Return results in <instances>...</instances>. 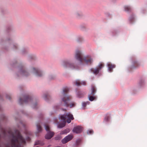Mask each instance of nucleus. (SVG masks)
Segmentation results:
<instances>
[{
  "mask_svg": "<svg viewBox=\"0 0 147 147\" xmlns=\"http://www.w3.org/2000/svg\"><path fill=\"white\" fill-rule=\"evenodd\" d=\"M80 141L79 140H77L76 141V145H78L80 143Z\"/></svg>",
  "mask_w": 147,
  "mask_h": 147,
  "instance_id": "obj_29",
  "label": "nucleus"
},
{
  "mask_svg": "<svg viewBox=\"0 0 147 147\" xmlns=\"http://www.w3.org/2000/svg\"><path fill=\"white\" fill-rule=\"evenodd\" d=\"M134 17H133L132 16L129 19L130 21L131 22H132V21L134 20Z\"/></svg>",
  "mask_w": 147,
  "mask_h": 147,
  "instance_id": "obj_28",
  "label": "nucleus"
},
{
  "mask_svg": "<svg viewBox=\"0 0 147 147\" xmlns=\"http://www.w3.org/2000/svg\"><path fill=\"white\" fill-rule=\"evenodd\" d=\"M1 134H0V137H1Z\"/></svg>",
  "mask_w": 147,
  "mask_h": 147,
  "instance_id": "obj_36",
  "label": "nucleus"
},
{
  "mask_svg": "<svg viewBox=\"0 0 147 147\" xmlns=\"http://www.w3.org/2000/svg\"><path fill=\"white\" fill-rule=\"evenodd\" d=\"M15 46V47L16 48L17 47L16 46Z\"/></svg>",
  "mask_w": 147,
  "mask_h": 147,
  "instance_id": "obj_37",
  "label": "nucleus"
},
{
  "mask_svg": "<svg viewBox=\"0 0 147 147\" xmlns=\"http://www.w3.org/2000/svg\"><path fill=\"white\" fill-rule=\"evenodd\" d=\"M104 65L102 63H100L95 68H92L90 69L91 72L93 73L94 74L96 75L98 74L102 69L104 67Z\"/></svg>",
  "mask_w": 147,
  "mask_h": 147,
  "instance_id": "obj_7",
  "label": "nucleus"
},
{
  "mask_svg": "<svg viewBox=\"0 0 147 147\" xmlns=\"http://www.w3.org/2000/svg\"><path fill=\"white\" fill-rule=\"evenodd\" d=\"M36 126L37 129L39 132L40 131L42 130V128L39 124H38Z\"/></svg>",
  "mask_w": 147,
  "mask_h": 147,
  "instance_id": "obj_19",
  "label": "nucleus"
},
{
  "mask_svg": "<svg viewBox=\"0 0 147 147\" xmlns=\"http://www.w3.org/2000/svg\"><path fill=\"white\" fill-rule=\"evenodd\" d=\"M47 139H50V138H47Z\"/></svg>",
  "mask_w": 147,
  "mask_h": 147,
  "instance_id": "obj_38",
  "label": "nucleus"
},
{
  "mask_svg": "<svg viewBox=\"0 0 147 147\" xmlns=\"http://www.w3.org/2000/svg\"><path fill=\"white\" fill-rule=\"evenodd\" d=\"M60 119L63 121V122L62 123L59 124L58 127L59 128H62L65 126L66 120L67 123H69L71 122V120H73L74 119V118L72 114L69 113H67L66 114L61 116Z\"/></svg>",
  "mask_w": 147,
  "mask_h": 147,
  "instance_id": "obj_4",
  "label": "nucleus"
},
{
  "mask_svg": "<svg viewBox=\"0 0 147 147\" xmlns=\"http://www.w3.org/2000/svg\"><path fill=\"white\" fill-rule=\"evenodd\" d=\"M75 57L80 63L91 64L93 62V59L90 56H84L81 52L79 50L76 51Z\"/></svg>",
  "mask_w": 147,
  "mask_h": 147,
  "instance_id": "obj_1",
  "label": "nucleus"
},
{
  "mask_svg": "<svg viewBox=\"0 0 147 147\" xmlns=\"http://www.w3.org/2000/svg\"><path fill=\"white\" fill-rule=\"evenodd\" d=\"M24 100L20 98L19 100V102L20 105H22L24 103H27L31 100V98L29 95H26L23 97Z\"/></svg>",
  "mask_w": 147,
  "mask_h": 147,
  "instance_id": "obj_10",
  "label": "nucleus"
},
{
  "mask_svg": "<svg viewBox=\"0 0 147 147\" xmlns=\"http://www.w3.org/2000/svg\"><path fill=\"white\" fill-rule=\"evenodd\" d=\"M68 91L69 89L68 88L65 87L63 88L62 94L64 97L62 98V100L64 102L66 107H70V108H71L75 107V104L74 102L69 104L68 103V102L70 100L71 97L69 96L66 97V94L68 93Z\"/></svg>",
  "mask_w": 147,
  "mask_h": 147,
  "instance_id": "obj_2",
  "label": "nucleus"
},
{
  "mask_svg": "<svg viewBox=\"0 0 147 147\" xmlns=\"http://www.w3.org/2000/svg\"><path fill=\"white\" fill-rule=\"evenodd\" d=\"M6 97L7 98L10 99L11 98V97L10 95H7L6 96Z\"/></svg>",
  "mask_w": 147,
  "mask_h": 147,
  "instance_id": "obj_33",
  "label": "nucleus"
},
{
  "mask_svg": "<svg viewBox=\"0 0 147 147\" xmlns=\"http://www.w3.org/2000/svg\"><path fill=\"white\" fill-rule=\"evenodd\" d=\"M125 11L127 12H130L131 11V9L130 7L128 6H125Z\"/></svg>",
  "mask_w": 147,
  "mask_h": 147,
  "instance_id": "obj_17",
  "label": "nucleus"
},
{
  "mask_svg": "<svg viewBox=\"0 0 147 147\" xmlns=\"http://www.w3.org/2000/svg\"><path fill=\"white\" fill-rule=\"evenodd\" d=\"M54 78V77H51V76H50L49 77V79L50 80L53 79Z\"/></svg>",
  "mask_w": 147,
  "mask_h": 147,
  "instance_id": "obj_34",
  "label": "nucleus"
},
{
  "mask_svg": "<svg viewBox=\"0 0 147 147\" xmlns=\"http://www.w3.org/2000/svg\"><path fill=\"white\" fill-rule=\"evenodd\" d=\"M73 136L72 135H69L68 136L65 137V138H73Z\"/></svg>",
  "mask_w": 147,
  "mask_h": 147,
  "instance_id": "obj_27",
  "label": "nucleus"
},
{
  "mask_svg": "<svg viewBox=\"0 0 147 147\" xmlns=\"http://www.w3.org/2000/svg\"><path fill=\"white\" fill-rule=\"evenodd\" d=\"M66 133V130H64V131H61V134H65V133Z\"/></svg>",
  "mask_w": 147,
  "mask_h": 147,
  "instance_id": "obj_31",
  "label": "nucleus"
},
{
  "mask_svg": "<svg viewBox=\"0 0 147 147\" xmlns=\"http://www.w3.org/2000/svg\"><path fill=\"white\" fill-rule=\"evenodd\" d=\"M76 16L77 17H79L80 16H81L82 15V14L80 13L77 12L76 13Z\"/></svg>",
  "mask_w": 147,
  "mask_h": 147,
  "instance_id": "obj_26",
  "label": "nucleus"
},
{
  "mask_svg": "<svg viewBox=\"0 0 147 147\" xmlns=\"http://www.w3.org/2000/svg\"><path fill=\"white\" fill-rule=\"evenodd\" d=\"M62 65L65 68L69 67L71 69H78V66L73 63H71L68 60H65L63 61Z\"/></svg>",
  "mask_w": 147,
  "mask_h": 147,
  "instance_id": "obj_6",
  "label": "nucleus"
},
{
  "mask_svg": "<svg viewBox=\"0 0 147 147\" xmlns=\"http://www.w3.org/2000/svg\"><path fill=\"white\" fill-rule=\"evenodd\" d=\"M44 144V143L43 142H41V141H37L35 142L34 145H43Z\"/></svg>",
  "mask_w": 147,
  "mask_h": 147,
  "instance_id": "obj_18",
  "label": "nucleus"
},
{
  "mask_svg": "<svg viewBox=\"0 0 147 147\" xmlns=\"http://www.w3.org/2000/svg\"><path fill=\"white\" fill-rule=\"evenodd\" d=\"M20 73L22 76H27L28 75V73L24 67H20Z\"/></svg>",
  "mask_w": 147,
  "mask_h": 147,
  "instance_id": "obj_12",
  "label": "nucleus"
},
{
  "mask_svg": "<svg viewBox=\"0 0 147 147\" xmlns=\"http://www.w3.org/2000/svg\"><path fill=\"white\" fill-rule=\"evenodd\" d=\"M89 102H84L82 103V106L83 107H85L87 104H88Z\"/></svg>",
  "mask_w": 147,
  "mask_h": 147,
  "instance_id": "obj_24",
  "label": "nucleus"
},
{
  "mask_svg": "<svg viewBox=\"0 0 147 147\" xmlns=\"http://www.w3.org/2000/svg\"><path fill=\"white\" fill-rule=\"evenodd\" d=\"M107 65L108 67V69L110 72H111L113 71V68L115 67V65L114 64H112L111 63H108Z\"/></svg>",
  "mask_w": 147,
  "mask_h": 147,
  "instance_id": "obj_14",
  "label": "nucleus"
},
{
  "mask_svg": "<svg viewBox=\"0 0 147 147\" xmlns=\"http://www.w3.org/2000/svg\"><path fill=\"white\" fill-rule=\"evenodd\" d=\"M45 129L47 131V133L45 136V138H52L54 134V132L50 131V128L48 125L45 124Z\"/></svg>",
  "mask_w": 147,
  "mask_h": 147,
  "instance_id": "obj_9",
  "label": "nucleus"
},
{
  "mask_svg": "<svg viewBox=\"0 0 147 147\" xmlns=\"http://www.w3.org/2000/svg\"><path fill=\"white\" fill-rule=\"evenodd\" d=\"M72 138H63L62 140V142L63 144H65L71 140Z\"/></svg>",
  "mask_w": 147,
  "mask_h": 147,
  "instance_id": "obj_16",
  "label": "nucleus"
},
{
  "mask_svg": "<svg viewBox=\"0 0 147 147\" xmlns=\"http://www.w3.org/2000/svg\"><path fill=\"white\" fill-rule=\"evenodd\" d=\"M109 118L108 117H106L105 118V119L106 120V121H108L109 119Z\"/></svg>",
  "mask_w": 147,
  "mask_h": 147,
  "instance_id": "obj_32",
  "label": "nucleus"
},
{
  "mask_svg": "<svg viewBox=\"0 0 147 147\" xmlns=\"http://www.w3.org/2000/svg\"><path fill=\"white\" fill-rule=\"evenodd\" d=\"M32 69L34 72L36 73L37 76L40 77L42 76V73H41L40 71L38 69L34 68H33Z\"/></svg>",
  "mask_w": 147,
  "mask_h": 147,
  "instance_id": "obj_13",
  "label": "nucleus"
},
{
  "mask_svg": "<svg viewBox=\"0 0 147 147\" xmlns=\"http://www.w3.org/2000/svg\"><path fill=\"white\" fill-rule=\"evenodd\" d=\"M91 90V93L90 95H88V97L90 100L92 101L96 98V96H94L96 91V89L94 86H92Z\"/></svg>",
  "mask_w": 147,
  "mask_h": 147,
  "instance_id": "obj_8",
  "label": "nucleus"
},
{
  "mask_svg": "<svg viewBox=\"0 0 147 147\" xmlns=\"http://www.w3.org/2000/svg\"><path fill=\"white\" fill-rule=\"evenodd\" d=\"M36 106H37V104H36V103H35L33 105V107L34 108H36Z\"/></svg>",
  "mask_w": 147,
  "mask_h": 147,
  "instance_id": "obj_30",
  "label": "nucleus"
},
{
  "mask_svg": "<svg viewBox=\"0 0 147 147\" xmlns=\"http://www.w3.org/2000/svg\"><path fill=\"white\" fill-rule=\"evenodd\" d=\"M26 138H30V137L29 136H28Z\"/></svg>",
  "mask_w": 147,
  "mask_h": 147,
  "instance_id": "obj_35",
  "label": "nucleus"
},
{
  "mask_svg": "<svg viewBox=\"0 0 147 147\" xmlns=\"http://www.w3.org/2000/svg\"><path fill=\"white\" fill-rule=\"evenodd\" d=\"M25 134L26 135H31L32 134V133L29 131L27 130H26L25 131Z\"/></svg>",
  "mask_w": 147,
  "mask_h": 147,
  "instance_id": "obj_23",
  "label": "nucleus"
},
{
  "mask_svg": "<svg viewBox=\"0 0 147 147\" xmlns=\"http://www.w3.org/2000/svg\"><path fill=\"white\" fill-rule=\"evenodd\" d=\"M82 130V127L80 126H78L75 127L73 129V131L77 134L80 133Z\"/></svg>",
  "mask_w": 147,
  "mask_h": 147,
  "instance_id": "obj_11",
  "label": "nucleus"
},
{
  "mask_svg": "<svg viewBox=\"0 0 147 147\" xmlns=\"http://www.w3.org/2000/svg\"><path fill=\"white\" fill-rule=\"evenodd\" d=\"M74 83L75 85L78 86L82 85H85L86 83V82L84 81L80 82L79 80H77L74 81Z\"/></svg>",
  "mask_w": 147,
  "mask_h": 147,
  "instance_id": "obj_15",
  "label": "nucleus"
},
{
  "mask_svg": "<svg viewBox=\"0 0 147 147\" xmlns=\"http://www.w3.org/2000/svg\"><path fill=\"white\" fill-rule=\"evenodd\" d=\"M1 134V135H3L4 137H6V135H8L9 136V138H23L20 131L17 130H15L13 132L11 130H9L7 131V134L6 131L4 129H2Z\"/></svg>",
  "mask_w": 147,
  "mask_h": 147,
  "instance_id": "obj_3",
  "label": "nucleus"
},
{
  "mask_svg": "<svg viewBox=\"0 0 147 147\" xmlns=\"http://www.w3.org/2000/svg\"><path fill=\"white\" fill-rule=\"evenodd\" d=\"M49 95L48 94H45L44 95V99L45 100H47L48 98V97H49Z\"/></svg>",
  "mask_w": 147,
  "mask_h": 147,
  "instance_id": "obj_25",
  "label": "nucleus"
},
{
  "mask_svg": "<svg viewBox=\"0 0 147 147\" xmlns=\"http://www.w3.org/2000/svg\"><path fill=\"white\" fill-rule=\"evenodd\" d=\"M25 143L24 138H12L10 144L6 147H20L22 144Z\"/></svg>",
  "mask_w": 147,
  "mask_h": 147,
  "instance_id": "obj_5",
  "label": "nucleus"
},
{
  "mask_svg": "<svg viewBox=\"0 0 147 147\" xmlns=\"http://www.w3.org/2000/svg\"><path fill=\"white\" fill-rule=\"evenodd\" d=\"M84 96V94L81 92H79L78 94V96L79 98L82 97Z\"/></svg>",
  "mask_w": 147,
  "mask_h": 147,
  "instance_id": "obj_21",
  "label": "nucleus"
},
{
  "mask_svg": "<svg viewBox=\"0 0 147 147\" xmlns=\"http://www.w3.org/2000/svg\"><path fill=\"white\" fill-rule=\"evenodd\" d=\"M134 65L132 67V68H133L135 67V66H136V67H138L139 65L138 63L136 61L134 62Z\"/></svg>",
  "mask_w": 147,
  "mask_h": 147,
  "instance_id": "obj_22",
  "label": "nucleus"
},
{
  "mask_svg": "<svg viewBox=\"0 0 147 147\" xmlns=\"http://www.w3.org/2000/svg\"><path fill=\"white\" fill-rule=\"evenodd\" d=\"M93 132H94L93 131L92 129L88 130L87 131V134H89V135L92 134H93Z\"/></svg>",
  "mask_w": 147,
  "mask_h": 147,
  "instance_id": "obj_20",
  "label": "nucleus"
}]
</instances>
